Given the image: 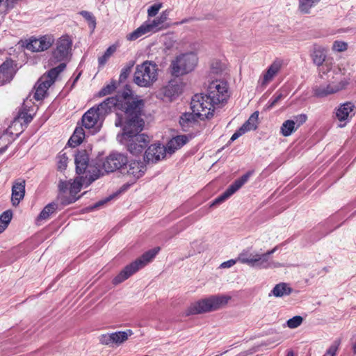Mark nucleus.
I'll return each instance as SVG.
<instances>
[{"label": "nucleus", "instance_id": "f257e3e1", "mask_svg": "<svg viewBox=\"0 0 356 356\" xmlns=\"http://www.w3.org/2000/svg\"><path fill=\"white\" fill-rule=\"evenodd\" d=\"M143 106L144 102L142 99L134 98L131 91L127 89L115 97H108L97 108L104 116L110 112L112 108L121 111L122 113H116L115 125L122 127L125 121L136 115H140Z\"/></svg>", "mask_w": 356, "mask_h": 356}, {"label": "nucleus", "instance_id": "f03ea898", "mask_svg": "<svg viewBox=\"0 0 356 356\" xmlns=\"http://www.w3.org/2000/svg\"><path fill=\"white\" fill-rule=\"evenodd\" d=\"M144 124L141 114L136 115L124 122L122 126V132L117 136L118 141L125 145L127 150L134 155L142 153L150 142L147 135L140 134Z\"/></svg>", "mask_w": 356, "mask_h": 356}, {"label": "nucleus", "instance_id": "7ed1b4c3", "mask_svg": "<svg viewBox=\"0 0 356 356\" xmlns=\"http://www.w3.org/2000/svg\"><path fill=\"white\" fill-rule=\"evenodd\" d=\"M312 89L314 96L324 97L345 89L350 83V75L342 74L341 69L334 65L325 77H318Z\"/></svg>", "mask_w": 356, "mask_h": 356}, {"label": "nucleus", "instance_id": "20e7f679", "mask_svg": "<svg viewBox=\"0 0 356 356\" xmlns=\"http://www.w3.org/2000/svg\"><path fill=\"white\" fill-rule=\"evenodd\" d=\"M232 297L228 295H211L195 301L186 309V316L217 311L225 307Z\"/></svg>", "mask_w": 356, "mask_h": 356}, {"label": "nucleus", "instance_id": "39448f33", "mask_svg": "<svg viewBox=\"0 0 356 356\" xmlns=\"http://www.w3.org/2000/svg\"><path fill=\"white\" fill-rule=\"evenodd\" d=\"M159 251L160 248L156 247L143 254L140 258L126 266L120 273L113 278L112 281L113 284L118 285L127 280L139 269L151 262Z\"/></svg>", "mask_w": 356, "mask_h": 356}, {"label": "nucleus", "instance_id": "423d86ee", "mask_svg": "<svg viewBox=\"0 0 356 356\" xmlns=\"http://www.w3.org/2000/svg\"><path fill=\"white\" fill-rule=\"evenodd\" d=\"M168 15L169 12L164 10L158 17L154 19L152 21L145 22L135 31L129 33L126 37L127 40L134 41L147 33H156L161 30L166 29L169 27V24L166 23L168 19Z\"/></svg>", "mask_w": 356, "mask_h": 356}, {"label": "nucleus", "instance_id": "0eeeda50", "mask_svg": "<svg viewBox=\"0 0 356 356\" xmlns=\"http://www.w3.org/2000/svg\"><path fill=\"white\" fill-rule=\"evenodd\" d=\"M313 64L316 66L318 77H325L335 65L332 57L327 56V50L323 46L314 44L310 53Z\"/></svg>", "mask_w": 356, "mask_h": 356}, {"label": "nucleus", "instance_id": "6e6552de", "mask_svg": "<svg viewBox=\"0 0 356 356\" xmlns=\"http://www.w3.org/2000/svg\"><path fill=\"white\" fill-rule=\"evenodd\" d=\"M198 57L194 52L181 54L172 60L170 65L171 74L175 76L186 74L196 67Z\"/></svg>", "mask_w": 356, "mask_h": 356}, {"label": "nucleus", "instance_id": "1a4fd4ad", "mask_svg": "<svg viewBox=\"0 0 356 356\" xmlns=\"http://www.w3.org/2000/svg\"><path fill=\"white\" fill-rule=\"evenodd\" d=\"M157 79V66L150 61L138 65L134 76V81L140 87H149Z\"/></svg>", "mask_w": 356, "mask_h": 356}, {"label": "nucleus", "instance_id": "9d476101", "mask_svg": "<svg viewBox=\"0 0 356 356\" xmlns=\"http://www.w3.org/2000/svg\"><path fill=\"white\" fill-rule=\"evenodd\" d=\"M66 67L65 63H60L57 67H54L43 74L35 83L34 98L36 100H42L47 95L49 88L55 82L58 74Z\"/></svg>", "mask_w": 356, "mask_h": 356}, {"label": "nucleus", "instance_id": "9b49d317", "mask_svg": "<svg viewBox=\"0 0 356 356\" xmlns=\"http://www.w3.org/2000/svg\"><path fill=\"white\" fill-rule=\"evenodd\" d=\"M216 105L211 102L207 94L195 95L191 102V108L200 120L209 119L213 115Z\"/></svg>", "mask_w": 356, "mask_h": 356}, {"label": "nucleus", "instance_id": "f8f14e48", "mask_svg": "<svg viewBox=\"0 0 356 356\" xmlns=\"http://www.w3.org/2000/svg\"><path fill=\"white\" fill-rule=\"evenodd\" d=\"M207 95L216 105L227 102L229 97L227 83L221 80L213 81L209 85Z\"/></svg>", "mask_w": 356, "mask_h": 356}, {"label": "nucleus", "instance_id": "ddd939ff", "mask_svg": "<svg viewBox=\"0 0 356 356\" xmlns=\"http://www.w3.org/2000/svg\"><path fill=\"white\" fill-rule=\"evenodd\" d=\"M56 46V47L52 52V56L50 59L51 65L67 59L71 51L72 41L67 36L61 37L57 41Z\"/></svg>", "mask_w": 356, "mask_h": 356}, {"label": "nucleus", "instance_id": "4468645a", "mask_svg": "<svg viewBox=\"0 0 356 356\" xmlns=\"http://www.w3.org/2000/svg\"><path fill=\"white\" fill-rule=\"evenodd\" d=\"M127 163L128 159L125 154L115 152L111 153L105 158L102 163V168L107 172H113L118 170L121 171Z\"/></svg>", "mask_w": 356, "mask_h": 356}, {"label": "nucleus", "instance_id": "2eb2a0df", "mask_svg": "<svg viewBox=\"0 0 356 356\" xmlns=\"http://www.w3.org/2000/svg\"><path fill=\"white\" fill-rule=\"evenodd\" d=\"M104 116L97 107H92L82 116V125L87 129H99Z\"/></svg>", "mask_w": 356, "mask_h": 356}, {"label": "nucleus", "instance_id": "dca6fc26", "mask_svg": "<svg viewBox=\"0 0 356 356\" xmlns=\"http://www.w3.org/2000/svg\"><path fill=\"white\" fill-rule=\"evenodd\" d=\"M250 177V173H246L243 175L241 178L235 180V181L231 184L227 189L222 193L220 195L216 197L213 203L211 204V207L220 204L229 197H231L234 193H235L242 186L247 182Z\"/></svg>", "mask_w": 356, "mask_h": 356}, {"label": "nucleus", "instance_id": "f3484780", "mask_svg": "<svg viewBox=\"0 0 356 356\" xmlns=\"http://www.w3.org/2000/svg\"><path fill=\"white\" fill-rule=\"evenodd\" d=\"M145 172L143 163L138 161H131L127 163L122 169L121 173L130 177L132 183L141 177Z\"/></svg>", "mask_w": 356, "mask_h": 356}, {"label": "nucleus", "instance_id": "a211bd4d", "mask_svg": "<svg viewBox=\"0 0 356 356\" xmlns=\"http://www.w3.org/2000/svg\"><path fill=\"white\" fill-rule=\"evenodd\" d=\"M54 39L48 35L39 38H31L26 44V48L32 51H43L48 49L53 44Z\"/></svg>", "mask_w": 356, "mask_h": 356}, {"label": "nucleus", "instance_id": "6ab92c4d", "mask_svg": "<svg viewBox=\"0 0 356 356\" xmlns=\"http://www.w3.org/2000/svg\"><path fill=\"white\" fill-rule=\"evenodd\" d=\"M182 91V83L178 80H170L168 83L161 88L159 95L172 101L177 98Z\"/></svg>", "mask_w": 356, "mask_h": 356}, {"label": "nucleus", "instance_id": "aec40b11", "mask_svg": "<svg viewBox=\"0 0 356 356\" xmlns=\"http://www.w3.org/2000/svg\"><path fill=\"white\" fill-rule=\"evenodd\" d=\"M166 149L161 144H153L149 146L145 151L144 159L147 163H156L163 159L166 154Z\"/></svg>", "mask_w": 356, "mask_h": 356}, {"label": "nucleus", "instance_id": "412c9836", "mask_svg": "<svg viewBox=\"0 0 356 356\" xmlns=\"http://www.w3.org/2000/svg\"><path fill=\"white\" fill-rule=\"evenodd\" d=\"M336 118L339 121L344 122L343 124H340L339 127H343L346 122L355 115V106L351 102H346L341 104L336 109Z\"/></svg>", "mask_w": 356, "mask_h": 356}, {"label": "nucleus", "instance_id": "4be33fe9", "mask_svg": "<svg viewBox=\"0 0 356 356\" xmlns=\"http://www.w3.org/2000/svg\"><path fill=\"white\" fill-rule=\"evenodd\" d=\"M276 250V248L268 251L265 254H256L255 261L253 267L259 268H277L280 266L279 263H275L270 260V256Z\"/></svg>", "mask_w": 356, "mask_h": 356}, {"label": "nucleus", "instance_id": "5701e85b", "mask_svg": "<svg viewBox=\"0 0 356 356\" xmlns=\"http://www.w3.org/2000/svg\"><path fill=\"white\" fill-rule=\"evenodd\" d=\"M85 181V178L83 177H76L72 183H70V196L65 199L62 197V203L65 205L75 202L79 197H76V195L81 191L82 186Z\"/></svg>", "mask_w": 356, "mask_h": 356}, {"label": "nucleus", "instance_id": "b1692460", "mask_svg": "<svg viewBox=\"0 0 356 356\" xmlns=\"http://www.w3.org/2000/svg\"><path fill=\"white\" fill-rule=\"evenodd\" d=\"M25 186L26 182L22 179L17 180L13 183L12 187L11 202L14 207L17 206L20 201L24 197Z\"/></svg>", "mask_w": 356, "mask_h": 356}, {"label": "nucleus", "instance_id": "393cba45", "mask_svg": "<svg viewBox=\"0 0 356 356\" xmlns=\"http://www.w3.org/2000/svg\"><path fill=\"white\" fill-rule=\"evenodd\" d=\"M283 65V60L275 59L265 72L261 81V85L265 86L273 80L274 76L280 72Z\"/></svg>", "mask_w": 356, "mask_h": 356}, {"label": "nucleus", "instance_id": "a878e982", "mask_svg": "<svg viewBox=\"0 0 356 356\" xmlns=\"http://www.w3.org/2000/svg\"><path fill=\"white\" fill-rule=\"evenodd\" d=\"M89 157L86 150L79 151L75 155L76 172L78 175L83 174L88 165Z\"/></svg>", "mask_w": 356, "mask_h": 356}, {"label": "nucleus", "instance_id": "bb28decb", "mask_svg": "<svg viewBox=\"0 0 356 356\" xmlns=\"http://www.w3.org/2000/svg\"><path fill=\"white\" fill-rule=\"evenodd\" d=\"M188 141V138L186 136H177L168 141L165 149L168 153L172 154L176 150L180 149L182 146L186 144Z\"/></svg>", "mask_w": 356, "mask_h": 356}, {"label": "nucleus", "instance_id": "cd10ccee", "mask_svg": "<svg viewBox=\"0 0 356 356\" xmlns=\"http://www.w3.org/2000/svg\"><path fill=\"white\" fill-rule=\"evenodd\" d=\"M200 119L195 112L183 113L179 119V124L182 129L187 131L191 127H193Z\"/></svg>", "mask_w": 356, "mask_h": 356}, {"label": "nucleus", "instance_id": "c85d7f7f", "mask_svg": "<svg viewBox=\"0 0 356 356\" xmlns=\"http://www.w3.org/2000/svg\"><path fill=\"white\" fill-rule=\"evenodd\" d=\"M13 76V68L10 61H6L0 65V86L10 81Z\"/></svg>", "mask_w": 356, "mask_h": 356}, {"label": "nucleus", "instance_id": "c756f323", "mask_svg": "<svg viewBox=\"0 0 356 356\" xmlns=\"http://www.w3.org/2000/svg\"><path fill=\"white\" fill-rule=\"evenodd\" d=\"M321 0H298V10L302 14H310L312 9Z\"/></svg>", "mask_w": 356, "mask_h": 356}, {"label": "nucleus", "instance_id": "7c9ffc66", "mask_svg": "<svg viewBox=\"0 0 356 356\" xmlns=\"http://www.w3.org/2000/svg\"><path fill=\"white\" fill-rule=\"evenodd\" d=\"M292 291L293 289L289 286L288 284L281 282L274 286L271 291V294L275 297H282L291 294Z\"/></svg>", "mask_w": 356, "mask_h": 356}, {"label": "nucleus", "instance_id": "2f4dec72", "mask_svg": "<svg viewBox=\"0 0 356 356\" xmlns=\"http://www.w3.org/2000/svg\"><path fill=\"white\" fill-rule=\"evenodd\" d=\"M84 136L83 129L82 127H76L70 137L68 143L72 147H76L82 143Z\"/></svg>", "mask_w": 356, "mask_h": 356}, {"label": "nucleus", "instance_id": "473e14b6", "mask_svg": "<svg viewBox=\"0 0 356 356\" xmlns=\"http://www.w3.org/2000/svg\"><path fill=\"white\" fill-rule=\"evenodd\" d=\"M259 113L258 112L253 113L249 119L241 126V129L245 131H248L250 130H254L257 127V120H258Z\"/></svg>", "mask_w": 356, "mask_h": 356}, {"label": "nucleus", "instance_id": "72a5a7b5", "mask_svg": "<svg viewBox=\"0 0 356 356\" xmlns=\"http://www.w3.org/2000/svg\"><path fill=\"white\" fill-rule=\"evenodd\" d=\"M297 128L296 127V122L292 120H287L284 121L281 126L280 131L284 136H291Z\"/></svg>", "mask_w": 356, "mask_h": 356}, {"label": "nucleus", "instance_id": "f704fd0d", "mask_svg": "<svg viewBox=\"0 0 356 356\" xmlns=\"http://www.w3.org/2000/svg\"><path fill=\"white\" fill-rule=\"evenodd\" d=\"M134 334L131 330H127L125 331L115 332V346H119L125 342L129 337Z\"/></svg>", "mask_w": 356, "mask_h": 356}, {"label": "nucleus", "instance_id": "c9c22d12", "mask_svg": "<svg viewBox=\"0 0 356 356\" xmlns=\"http://www.w3.org/2000/svg\"><path fill=\"white\" fill-rule=\"evenodd\" d=\"M56 209L57 204L56 203H49L40 212L38 217V220L48 219L49 216L56 211Z\"/></svg>", "mask_w": 356, "mask_h": 356}, {"label": "nucleus", "instance_id": "e433bc0d", "mask_svg": "<svg viewBox=\"0 0 356 356\" xmlns=\"http://www.w3.org/2000/svg\"><path fill=\"white\" fill-rule=\"evenodd\" d=\"M13 213L10 210L4 211L0 216V233L4 232V230L7 228L10 222L11 221Z\"/></svg>", "mask_w": 356, "mask_h": 356}, {"label": "nucleus", "instance_id": "4c0bfd02", "mask_svg": "<svg viewBox=\"0 0 356 356\" xmlns=\"http://www.w3.org/2000/svg\"><path fill=\"white\" fill-rule=\"evenodd\" d=\"M256 254H249L248 252H243L240 254L237 258L238 261L242 264H246L253 267Z\"/></svg>", "mask_w": 356, "mask_h": 356}, {"label": "nucleus", "instance_id": "58836bf2", "mask_svg": "<svg viewBox=\"0 0 356 356\" xmlns=\"http://www.w3.org/2000/svg\"><path fill=\"white\" fill-rule=\"evenodd\" d=\"M116 51V47L115 45L110 46L104 52V55L98 58L99 65L103 66L106 64L109 58Z\"/></svg>", "mask_w": 356, "mask_h": 356}, {"label": "nucleus", "instance_id": "ea45409f", "mask_svg": "<svg viewBox=\"0 0 356 356\" xmlns=\"http://www.w3.org/2000/svg\"><path fill=\"white\" fill-rule=\"evenodd\" d=\"M80 15L88 22L89 27L93 31L96 27V19L90 12L83 10Z\"/></svg>", "mask_w": 356, "mask_h": 356}, {"label": "nucleus", "instance_id": "a19ab883", "mask_svg": "<svg viewBox=\"0 0 356 356\" xmlns=\"http://www.w3.org/2000/svg\"><path fill=\"white\" fill-rule=\"evenodd\" d=\"M303 318L300 316H296L287 321V326L289 328L294 329L300 326L302 323Z\"/></svg>", "mask_w": 356, "mask_h": 356}, {"label": "nucleus", "instance_id": "79ce46f5", "mask_svg": "<svg viewBox=\"0 0 356 356\" xmlns=\"http://www.w3.org/2000/svg\"><path fill=\"white\" fill-rule=\"evenodd\" d=\"M134 65V62L131 61L129 63V65L122 68L119 78L120 82H122L127 79L131 71V68Z\"/></svg>", "mask_w": 356, "mask_h": 356}, {"label": "nucleus", "instance_id": "37998d69", "mask_svg": "<svg viewBox=\"0 0 356 356\" xmlns=\"http://www.w3.org/2000/svg\"><path fill=\"white\" fill-rule=\"evenodd\" d=\"M348 49V44L343 41L336 40L332 44V49L336 52H342Z\"/></svg>", "mask_w": 356, "mask_h": 356}, {"label": "nucleus", "instance_id": "c03bdc74", "mask_svg": "<svg viewBox=\"0 0 356 356\" xmlns=\"http://www.w3.org/2000/svg\"><path fill=\"white\" fill-rule=\"evenodd\" d=\"M162 7V3H154L152 6H149V8L147 9L148 17H155Z\"/></svg>", "mask_w": 356, "mask_h": 356}, {"label": "nucleus", "instance_id": "a18cd8bd", "mask_svg": "<svg viewBox=\"0 0 356 356\" xmlns=\"http://www.w3.org/2000/svg\"><path fill=\"white\" fill-rule=\"evenodd\" d=\"M33 118L31 115L28 114L25 112H22L19 113L17 117L15 118V121H18L20 123H24L25 124H28L31 122Z\"/></svg>", "mask_w": 356, "mask_h": 356}, {"label": "nucleus", "instance_id": "49530a36", "mask_svg": "<svg viewBox=\"0 0 356 356\" xmlns=\"http://www.w3.org/2000/svg\"><path fill=\"white\" fill-rule=\"evenodd\" d=\"M68 158L65 153L60 154L58 156V168L60 170H65L67 167Z\"/></svg>", "mask_w": 356, "mask_h": 356}, {"label": "nucleus", "instance_id": "de8ad7c7", "mask_svg": "<svg viewBox=\"0 0 356 356\" xmlns=\"http://www.w3.org/2000/svg\"><path fill=\"white\" fill-rule=\"evenodd\" d=\"M115 88H116V86H115V84L114 83H111V84H108L107 86L104 87L99 91V95L101 97L105 96L106 95L111 94L112 92H113L115 90Z\"/></svg>", "mask_w": 356, "mask_h": 356}, {"label": "nucleus", "instance_id": "09e8293b", "mask_svg": "<svg viewBox=\"0 0 356 356\" xmlns=\"http://www.w3.org/2000/svg\"><path fill=\"white\" fill-rule=\"evenodd\" d=\"M111 333L102 334L99 336L98 339L102 345L111 347Z\"/></svg>", "mask_w": 356, "mask_h": 356}, {"label": "nucleus", "instance_id": "8fccbe9b", "mask_svg": "<svg viewBox=\"0 0 356 356\" xmlns=\"http://www.w3.org/2000/svg\"><path fill=\"white\" fill-rule=\"evenodd\" d=\"M284 95L281 92L276 93L273 97L271 99L270 102H269V104L267 107L268 109L272 108L278 102H280L282 99L284 98Z\"/></svg>", "mask_w": 356, "mask_h": 356}, {"label": "nucleus", "instance_id": "3c124183", "mask_svg": "<svg viewBox=\"0 0 356 356\" xmlns=\"http://www.w3.org/2000/svg\"><path fill=\"white\" fill-rule=\"evenodd\" d=\"M307 119V116L305 114H300L294 116L293 120L296 122V128L298 129L302 124H304Z\"/></svg>", "mask_w": 356, "mask_h": 356}, {"label": "nucleus", "instance_id": "603ef678", "mask_svg": "<svg viewBox=\"0 0 356 356\" xmlns=\"http://www.w3.org/2000/svg\"><path fill=\"white\" fill-rule=\"evenodd\" d=\"M339 345V343L338 341H334V343L327 350L323 356H335Z\"/></svg>", "mask_w": 356, "mask_h": 356}, {"label": "nucleus", "instance_id": "864d4df0", "mask_svg": "<svg viewBox=\"0 0 356 356\" xmlns=\"http://www.w3.org/2000/svg\"><path fill=\"white\" fill-rule=\"evenodd\" d=\"M70 183L67 181H60L58 188L60 191L65 193L68 189L70 190Z\"/></svg>", "mask_w": 356, "mask_h": 356}, {"label": "nucleus", "instance_id": "5fc2aeb1", "mask_svg": "<svg viewBox=\"0 0 356 356\" xmlns=\"http://www.w3.org/2000/svg\"><path fill=\"white\" fill-rule=\"evenodd\" d=\"M238 261L237 259H230L221 264V268H230L234 266Z\"/></svg>", "mask_w": 356, "mask_h": 356}, {"label": "nucleus", "instance_id": "6e6d98bb", "mask_svg": "<svg viewBox=\"0 0 356 356\" xmlns=\"http://www.w3.org/2000/svg\"><path fill=\"white\" fill-rule=\"evenodd\" d=\"M245 133V132L241 128H240L237 131H236L232 136V137L230 138V141H234L235 140H236L238 138H239L241 136H242Z\"/></svg>", "mask_w": 356, "mask_h": 356}, {"label": "nucleus", "instance_id": "4d7b16f0", "mask_svg": "<svg viewBox=\"0 0 356 356\" xmlns=\"http://www.w3.org/2000/svg\"><path fill=\"white\" fill-rule=\"evenodd\" d=\"M110 200V198H107L106 200H102V201H99L98 202H97L92 208H98L99 207H100L101 205H103L105 202H106L107 201H108Z\"/></svg>", "mask_w": 356, "mask_h": 356}, {"label": "nucleus", "instance_id": "13d9d810", "mask_svg": "<svg viewBox=\"0 0 356 356\" xmlns=\"http://www.w3.org/2000/svg\"><path fill=\"white\" fill-rule=\"evenodd\" d=\"M111 347L115 346V334L114 332L111 333Z\"/></svg>", "mask_w": 356, "mask_h": 356}, {"label": "nucleus", "instance_id": "bf43d9fd", "mask_svg": "<svg viewBox=\"0 0 356 356\" xmlns=\"http://www.w3.org/2000/svg\"><path fill=\"white\" fill-rule=\"evenodd\" d=\"M165 45L166 46L167 49H170L171 46L172 45V40L170 39V43L168 44V42H165Z\"/></svg>", "mask_w": 356, "mask_h": 356}, {"label": "nucleus", "instance_id": "052dcab7", "mask_svg": "<svg viewBox=\"0 0 356 356\" xmlns=\"http://www.w3.org/2000/svg\"><path fill=\"white\" fill-rule=\"evenodd\" d=\"M286 356H293V353L292 351L288 352Z\"/></svg>", "mask_w": 356, "mask_h": 356}, {"label": "nucleus", "instance_id": "680f3d73", "mask_svg": "<svg viewBox=\"0 0 356 356\" xmlns=\"http://www.w3.org/2000/svg\"><path fill=\"white\" fill-rule=\"evenodd\" d=\"M246 355H247V354H245V353H241V355H239L238 356H246Z\"/></svg>", "mask_w": 356, "mask_h": 356}, {"label": "nucleus", "instance_id": "e2e57ef3", "mask_svg": "<svg viewBox=\"0 0 356 356\" xmlns=\"http://www.w3.org/2000/svg\"><path fill=\"white\" fill-rule=\"evenodd\" d=\"M186 22H187V20H186V19H184V20H183V21H181V24H183V23Z\"/></svg>", "mask_w": 356, "mask_h": 356}, {"label": "nucleus", "instance_id": "0e129e2a", "mask_svg": "<svg viewBox=\"0 0 356 356\" xmlns=\"http://www.w3.org/2000/svg\"><path fill=\"white\" fill-rule=\"evenodd\" d=\"M95 179H92L90 182L89 184H90L92 181H95Z\"/></svg>", "mask_w": 356, "mask_h": 356}, {"label": "nucleus", "instance_id": "69168bd1", "mask_svg": "<svg viewBox=\"0 0 356 356\" xmlns=\"http://www.w3.org/2000/svg\"><path fill=\"white\" fill-rule=\"evenodd\" d=\"M144 356H149V355H144Z\"/></svg>", "mask_w": 356, "mask_h": 356}]
</instances>
